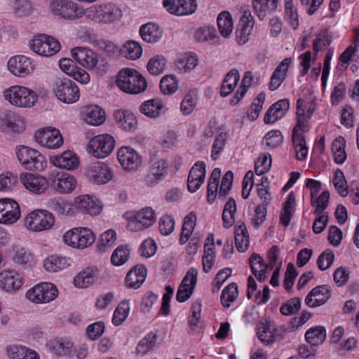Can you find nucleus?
Segmentation results:
<instances>
[{"mask_svg":"<svg viewBox=\"0 0 359 359\" xmlns=\"http://www.w3.org/2000/svg\"><path fill=\"white\" fill-rule=\"evenodd\" d=\"M116 85L123 92L136 95L144 92L147 83L145 78L137 70L124 68L118 72Z\"/></svg>","mask_w":359,"mask_h":359,"instance_id":"1","label":"nucleus"},{"mask_svg":"<svg viewBox=\"0 0 359 359\" xmlns=\"http://www.w3.org/2000/svg\"><path fill=\"white\" fill-rule=\"evenodd\" d=\"M72 57L82 67L97 74H104L109 69V65L104 60L100 59L97 53L86 47H75L72 49Z\"/></svg>","mask_w":359,"mask_h":359,"instance_id":"2","label":"nucleus"},{"mask_svg":"<svg viewBox=\"0 0 359 359\" xmlns=\"http://www.w3.org/2000/svg\"><path fill=\"white\" fill-rule=\"evenodd\" d=\"M83 17L100 24H109L117 20L121 16V11L114 4H94L83 8Z\"/></svg>","mask_w":359,"mask_h":359,"instance_id":"3","label":"nucleus"},{"mask_svg":"<svg viewBox=\"0 0 359 359\" xmlns=\"http://www.w3.org/2000/svg\"><path fill=\"white\" fill-rule=\"evenodd\" d=\"M4 97L11 105L17 107H31L38 100V96L34 90L18 85L5 89Z\"/></svg>","mask_w":359,"mask_h":359,"instance_id":"4","label":"nucleus"},{"mask_svg":"<svg viewBox=\"0 0 359 359\" xmlns=\"http://www.w3.org/2000/svg\"><path fill=\"white\" fill-rule=\"evenodd\" d=\"M15 155L20 163L29 170L41 172L47 166L43 155L29 147L19 145L15 148Z\"/></svg>","mask_w":359,"mask_h":359,"instance_id":"5","label":"nucleus"},{"mask_svg":"<svg viewBox=\"0 0 359 359\" xmlns=\"http://www.w3.org/2000/svg\"><path fill=\"white\" fill-rule=\"evenodd\" d=\"M52 90L57 98L64 103H74L80 97L77 85L66 77L55 78L52 82Z\"/></svg>","mask_w":359,"mask_h":359,"instance_id":"6","label":"nucleus"},{"mask_svg":"<svg viewBox=\"0 0 359 359\" xmlns=\"http://www.w3.org/2000/svg\"><path fill=\"white\" fill-rule=\"evenodd\" d=\"M50 8L60 19L76 21L83 18V7L72 0H53Z\"/></svg>","mask_w":359,"mask_h":359,"instance_id":"7","label":"nucleus"},{"mask_svg":"<svg viewBox=\"0 0 359 359\" xmlns=\"http://www.w3.org/2000/svg\"><path fill=\"white\" fill-rule=\"evenodd\" d=\"M55 223L52 213L46 210H35L30 212L24 219L26 229L33 232H41L50 229Z\"/></svg>","mask_w":359,"mask_h":359,"instance_id":"8","label":"nucleus"},{"mask_svg":"<svg viewBox=\"0 0 359 359\" xmlns=\"http://www.w3.org/2000/svg\"><path fill=\"white\" fill-rule=\"evenodd\" d=\"M124 217L128 220V228L131 231H139L152 226L156 217L154 210L150 207H146L135 212H127Z\"/></svg>","mask_w":359,"mask_h":359,"instance_id":"9","label":"nucleus"},{"mask_svg":"<svg viewBox=\"0 0 359 359\" xmlns=\"http://www.w3.org/2000/svg\"><path fill=\"white\" fill-rule=\"evenodd\" d=\"M62 239L65 244L72 248L83 249L94 243L95 235L89 229L77 227L67 231Z\"/></svg>","mask_w":359,"mask_h":359,"instance_id":"10","label":"nucleus"},{"mask_svg":"<svg viewBox=\"0 0 359 359\" xmlns=\"http://www.w3.org/2000/svg\"><path fill=\"white\" fill-rule=\"evenodd\" d=\"M287 333L285 325H276L267 320H261L257 326V334L258 339L266 345L282 340Z\"/></svg>","mask_w":359,"mask_h":359,"instance_id":"11","label":"nucleus"},{"mask_svg":"<svg viewBox=\"0 0 359 359\" xmlns=\"http://www.w3.org/2000/svg\"><path fill=\"white\" fill-rule=\"evenodd\" d=\"M29 47L32 51L43 57H50L60 50L58 41L46 34L34 36L29 41Z\"/></svg>","mask_w":359,"mask_h":359,"instance_id":"12","label":"nucleus"},{"mask_svg":"<svg viewBox=\"0 0 359 359\" xmlns=\"http://www.w3.org/2000/svg\"><path fill=\"white\" fill-rule=\"evenodd\" d=\"M57 287L50 283H41L30 288L26 297L35 304H46L55 299L57 296Z\"/></svg>","mask_w":359,"mask_h":359,"instance_id":"13","label":"nucleus"},{"mask_svg":"<svg viewBox=\"0 0 359 359\" xmlns=\"http://www.w3.org/2000/svg\"><path fill=\"white\" fill-rule=\"evenodd\" d=\"M114 143V139L111 135H99L90 140L88 151L97 158H104L111 153Z\"/></svg>","mask_w":359,"mask_h":359,"instance_id":"14","label":"nucleus"},{"mask_svg":"<svg viewBox=\"0 0 359 359\" xmlns=\"http://www.w3.org/2000/svg\"><path fill=\"white\" fill-rule=\"evenodd\" d=\"M35 141L48 149H57L63 144V137L59 130L46 128L37 130L34 134Z\"/></svg>","mask_w":359,"mask_h":359,"instance_id":"15","label":"nucleus"},{"mask_svg":"<svg viewBox=\"0 0 359 359\" xmlns=\"http://www.w3.org/2000/svg\"><path fill=\"white\" fill-rule=\"evenodd\" d=\"M20 205L11 198L0 199V224H13L20 217Z\"/></svg>","mask_w":359,"mask_h":359,"instance_id":"16","label":"nucleus"},{"mask_svg":"<svg viewBox=\"0 0 359 359\" xmlns=\"http://www.w3.org/2000/svg\"><path fill=\"white\" fill-rule=\"evenodd\" d=\"M163 6L170 14L185 16L196 12V0H163Z\"/></svg>","mask_w":359,"mask_h":359,"instance_id":"17","label":"nucleus"},{"mask_svg":"<svg viewBox=\"0 0 359 359\" xmlns=\"http://www.w3.org/2000/svg\"><path fill=\"white\" fill-rule=\"evenodd\" d=\"M86 176L90 182L97 184H104L112 180L113 172L105 163L96 162L88 166Z\"/></svg>","mask_w":359,"mask_h":359,"instance_id":"18","label":"nucleus"},{"mask_svg":"<svg viewBox=\"0 0 359 359\" xmlns=\"http://www.w3.org/2000/svg\"><path fill=\"white\" fill-rule=\"evenodd\" d=\"M117 158L127 171H136L142 165V156L130 147H122L117 152Z\"/></svg>","mask_w":359,"mask_h":359,"instance_id":"19","label":"nucleus"},{"mask_svg":"<svg viewBox=\"0 0 359 359\" xmlns=\"http://www.w3.org/2000/svg\"><path fill=\"white\" fill-rule=\"evenodd\" d=\"M8 70L15 76L25 77L31 74L35 68L33 61L24 55H15L8 62Z\"/></svg>","mask_w":359,"mask_h":359,"instance_id":"20","label":"nucleus"},{"mask_svg":"<svg viewBox=\"0 0 359 359\" xmlns=\"http://www.w3.org/2000/svg\"><path fill=\"white\" fill-rule=\"evenodd\" d=\"M49 179L52 187L60 194L72 193L77 185L75 177L68 173H53L50 175Z\"/></svg>","mask_w":359,"mask_h":359,"instance_id":"21","label":"nucleus"},{"mask_svg":"<svg viewBox=\"0 0 359 359\" xmlns=\"http://www.w3.org/2000/svg\"><path fill=\"white\" fill-rule=\"evenodd\" d=\"M198 278V271L191 267L187 272L178 288L176 299L179 302H184L189 299L193 294Z\"/></svg>","mask_w":359,"mask_h":359,"instance_id":"22","label":"nucleus"},{"mask_svg":"<svg viewBox=\"0 0 359 359\" xmlns=\"http://www.w3.org/2000/svg\"><path fill=\"white\" fill-rule=\"evenodd\" d=\"M20 180L27 190L35 194H43L48 188V180L41 175L24 172L20 174Z\"/></svg>","mask_w":359,"mask_h":359,"instance_id":"23","label":"nucleus"},{"mask_svg":"<svg viewBox=\"0 0 359 359\" xmlns=\"http://www.w3.org/2000/svg\"><path fill=\"white\" fill-rule=\"evenodd\" d=\"M23 284V278L16 271L6 269L0 272V289L13 293L18 291Z\"/></svg>","mask_w":359,"mask_h":359,"instance_id":"24","label":"nucleus"},{"mask_svg":"<svg viewBox=\"0 0 359 359\" xmlns=\"http://www.w3.org/2000/svg\"><path fill=\"white\" fill-rule=\"evenodd\" d=\"M74 205L76 209L82 213L92 216L99 215L102 207L95 196L88 194L76 196L74 198Z\"/></svg>","mask_w":359,"mask_h":359,"instance_id":"25","label":"nucleus"},{"mask_svg":"<svg viewBox=\"0 0 359 359\" xmlns=\"http://www.w3.org/2000/svg\"><path fill=\"white\" fill-rule=\"evenodd\" d=\"M81 115L83 120L86 123L95 126L103 124L106 119L105 111L100 107L95 104L83 107Z\"/></svg>","mask_w":359,"mask_h":359,"instance_id":"26","label":"nucleus"},{"mask_svg":"<svg viewBox=\"0 0 359 359\" xmlns=\"http://www.w3.org/2000/svg\"><path fill=\"white\" fill-rule=\"evenodd\" d=\"M50 162L57 168L67 170L76 169L79 164L77 155L74 152L69 150L64 151L60 155L50 157Z\"/></svg>","mask_w":359,"mask_h":359,"instance_id":"27","label":"nucleus"},{"mask_svg":"<svg viewBox=\"0 0 359 359\" xmlns=\"http://www.w3.org/2000/svg\"><path fill=\"white\" fill-rule=\"evenodd\" d=\"M330 296V291L327 286L319 285L309 292L305 298V303L309 307H317L327 302Z\"/></svg>","mask_w":359,"mask_h":359,"instance_id":"28","label":"nucleus"},{"mask_svg":"<svg viewBox=\"0 0 359 359\" xmlns=\"http://www.w3.org/2000/svg\"><path fill=\"white\" fill-rule=\"evenodd\" d=\"M254 26L253 18L250 13H245L240 20L236 31V39L238 44H245L248 40Z\"/></svg>","mask_w":359,"mask_h":359,"instance_id":"29","label":"nucleus"},{"mask_svg":"<svg viewBox=\"0 0 359 359\" xmlns=\"http://www.w3.org/2000/svg\"><path fill=\"white\" fill-rule=\"evenodd\" d=\"M168 171V163L161 159L154 162L149 170V172L145 177V182L149 186L157 184L160 181L163 180Z\"/></svg>","mask_w":359,"mask_h":359,"instance_id":"30","label":"nucleus"},{"mask_svg":"<svg viewBox=\"0 0 359 359\" xmlns=\"http://www.w3.org/2000/svg\"><path fill=\"white\" fill-rule=\"evenodd\" d=\"M98 277L97 269L86 267L74 277V284L79 288H87L93 285L98 280Z\"/></svg>","mask_w":359,"mask_h":359,"instance_id":"31","label":"nucleus"},{"mask_svg":"<svg viewBox=\"0 0 359 359\" xmlns=\"http://www.w3.org/2000/svg\"><path fill=\"white\" fill-rule=\"evenodd\" d=\"M289 107L290 103L287 99L276 102L267 110L264 118V123H273L280 119L287 111Z\"/></svg>","mask_w":359,"mask_h":359,"instance_id":"32","label":"nucleus"},{"mask_svg":"<svg viewBox=\"0 0 359 359\" xmlns=\"http://www.w3.org/2000/svg\"><path fill=\"white\" fill-rule=\"evenodd\" d=\"M114 119L122 130L133 132L137 128V121L135 116L128 110H118L114 114Z\"/></svg>","mask_w":359,"mask_h":359,"instance_id":"33","label":"nucleus"},{"mask_svg":"<svg viewBox=\"0 0 359 359\" xmlns=\"http://www.w3.org/2000/svg\"><path fill=\"white\" fill-rule=\"evenodd\" d=\"M292 62V58L286 57L276 68L272 74L269 85V88L270 90H276L280 86L286 77V72H287L288 67Z\"/></svg>","mask_w":359,"mask_h":359,"instance_id":"34","label":"nucleus"},{"mask_svg":"<svg viewBox=\"0 0 359 359\" xmlns=\"http://www.w3.org/2000/svg\"><path fill=\"white\" fill-rule=\"evenodd\" d=\"M249 264L252 273L259 282H264L266 278V271L269 267L263 258L258 254L253 253L249 259Z\"/></svg>","mask_w":359,"mask_h":359,"instance_id":"35","label":"nucleus"},{"mask_svg":"<svg viewBox=\"0 0 359 359\" xmlns=\"http://www.w3.org/2000/svg\"><path fill=\"white\" fill-rule=\"evenodd\" d=\"M278 5V0H252L255 13L260 20L275 11Z\"/></svg>","mask_w":359,"mask_h":359,"instance_id":"36","label":"nucleus"},{"mask_svg":"<svg viewBox=\"0 0 359 359\" xmlns=\"http://www.w3.org/2000/svg\"><path fill=\"white\" fill-rule=\"evenodd\" d=\"M140 34L147 43H156L162 37V29L156 24L149 22L140 27Z\"/></svg>","mask_w":359,"mask_h":359,"instance_id":"37","label":"nucleus"},{"mask_svg":"<svg viewBox=\"0 0 359 359\" xmlns=\"http://www.w3.org/2000/svg\"><path fill=\"white\" fill-rule=\"evenodd\" d=\"M235 244L239 252H245L249 246V235L245 224L238 222L235 226Z\"/></svg>","mask_w":359,"mask_h":359,"instance_id":"38","label":"nucleus"},{"mask_svg":"<svg viewBox=\"0 0 359 359\" xmlns=\"http://www.w3.org/2000/svg\"><path fill=\"white\" fill-rule=\"evenodd\" d=\"M163 102L158 98L145 101L140 107L141 112L148 117L156 118L164 112Z\"/></svg>","mask_w":359,"mask_h":359,"instance_id":"39","label":"nucleus"},{"mask_svg":"<svg viewBox=\"0 0 359 359\" xmlns=\"http://www.w3.org/2000/svg\"><path fill=\"white\" fill-rule=\"evenodd\" d=\"M295 195L293 191H290L283 204V209L280 216V222L284 226H287L290 224V220L295 212Z\"/></svg>","mask_w":359,"mask_h":359,"instance_id":"40","label":"nucleus"},{"mask_svg":"<svg viewBox=\"0 0 359 359\" xmlns=\"http://www.w3.org/2000/svg\"><path fill=\"white\" fill-rule=\"evenodd\" d=\"M11 257L13 262L18 266H31L34 263V255L23 247H14Z\"/></svg>","mask_w":359,"mask_h":359,"instance_id":"41","label":"nucleus"},{"mask_svg":"<svg viewBox=\"0 0 359 359\" xmlns=\"http://www.w3.org/2000/svg\"><path fill=\"white\" fill-rule=\"evenodd\" d=\"M47 346L55 355H69L72 353L73 344L68 340L55 339L48 341Z\"/></svg>","mask_w":359,"mask_h":359,"instance_id":"42","label":"nucleus"},{"mask_svg":"<svg viewBox=\"0 0 359 359\" xmlns=\"http://www.w3.org/2000/svg\"><path fill=\"white\" fill-rule=\"evenodd\" d=\"M240 79V74L237 69L230 70L225 76L220 88V95L226 97L235 89Z\"/></svg>","mask_w":359,"mask_h":359,"instance_id":"43","label":"nucleus"},{"mask_svg":"<svg viewBox=\"0 0 359 359\" xmlns=\"http://www.w3.org/2000/svg\"><path fill=\"white\" fill-rule=\"evenodd\" d=\"M71 264L70 259L66 257L52 255L43 262V266L47 271L57 272L67 268Z\"/></svg>","mask_w":359,"mask_h":359,"instance_id":"44","label":"nucleus"},{"mask_svg":"<svg viewBox=\"0 0 359 359\" xmlns=\"http://www.w3.org/2000/svg\"><path fill=\"white\" fill-rule=\"evenodd\" d=\"M297 104V126L301 130H306L314 108L312 104H310L309 107H303L301 100H298Z\"/></svg>","mask_w":359,"mask_h":359,"instance_id":"45","label":"nucleus"},{"mask_svg":"<svg viewBox=\"0 0 359 359\" xmlns=\"http://www.w3.org/2000/svg\"><path fill=\"white\" fill-rule=\"evenodd\" d=\"M258 80V77L257 78ZM258 83V81H255V77L251 72H246L243 78L241 86L237 90L235 95L231 98L230 103L231 105L237 104L243 97L247 92V88L252 85Z\"/></svg>","mask_w":359,"mask_h":359,"instance_id":"46","label":"nucleus"},{"mask_svg":"<svg viewBox=\"0 0 359 359\" xmlns=\"http://www.w3.org/2000/svg\"><path fill=\"white\" fill-rule=\"evenodd\" d=\"M217 21L220 34L224 38H229L231 34L233 28V23L231 14L227 11L222 12L219 14Z\"/></svg>","mask_w":359,"mask_h":359,"instance_id":"47","label":"nucleus"},{"mask_svg":"<svg viewBox=\"0 0 359 359\" xmlns=\"http://www.w3.org/2000/svg\"><path fill=\"white\" fill-rule=\"evenodd\" d=\"M198 57L190 53L180 57L176 62V67L180 73H187L194 70L198 65Z\"/></svg>","mask_w":359,"mask_h":359,"instance_id":"48","label":"nucleus"},{"mask_svg":"<svg viewBox=\"0 0 359 359\" xmlns=\"http://www.w3.org/2000/svg\"><path fill=\"white\" fill-rule=\"evenodd\" d=\"M121 54L128 59L135 60L141 57L142 48L138 42L129 40L123 45Z\"/></svg>","mask_w":359,"mask_h":359,"instance_id":"49","label":"nucleus"},{"mask_svg":"<svg viewBox=\"0 0 359 359\" xmlns=\"http://www.w3.org/2000/svg\"><path fill=\"white\" fill-rule=\"evenodd\" d=\"M345 147L346 140L342 136L337 137L332 142V151L334 162L337 164H342L346 159Z\"/></svg>","mask_w":359,"mask_h":359,"instance_id":"50","label":"nucleus"},{"mask_svg":"<svg viewBox=\"0 0 359 359\" xmlns=\"http://www.w3.org/2000/svg\"><path fill=\"white\" fill-rule=\"evenodd\" d=\"M72 203L61 198H54L48 201V207L60 215H69L72 213Z\"/></svg>","mask_w":359,"mask_h":359,"instance_id":"51","label":"nucleus"},{"mask_svg":"<svg viewBox=\"0 0 359 359\" xmlns=\"http://www.w3.org/2000/svg\"><path fill=\"white\" fill-rule=\"evenodd\" d=\"M326 338L325 330L323 327H316L309 329L305 334L306 341L311 346L321 344Z\"/></svg>","mask_w":359,"mask_h":359,"instance_id":"52","label":"nucleus"},{"mask_svg":"<svg viewBox=\"0 0 359 359\" xmlns=\"http://www.w3.org/2000/svg\"><path fill=\"white\" fill-rule=\"evenodd\" d=\"M157 336L155 333L150 332L138 343L136 348L137 354L145 355L149 352L156 344Z\"/></svg>","mask_w":359,"mask_h":359,"instance_id":"53","label":"nucleus"},{"mask_svg":"<svg viewBox=\"0 0 359 359\" xmlns=\"http://www.w3.org/2000/svg\"><path fill=\"white\" fill-rule=\"evenodd\" d=\"M238 295L237 285L234 283L229 284L222 290L220 298L222 304L226 308L230 307L231 303L237 299Z\"/></svg>","mask_w":359,"mask_h":359,"instance_id":"54","label":"nucleus"},{"mask_svg":"<svg viewBox=\"0 0 359 359\" xmlns=\"http://www.w3.org/2000/svg\"><path fill=\"white\" fill-rule=\"evenodd\" d=\"M236 211V201L230 198L224 207L222 213L223 225L225 228L232 226L234 222V214Z\"/></svg>","mask_w":359,"mask_h":359,"instance_id":"55","label":"nucleus"},{"mask_svg":"<svg viewBox=\"0 0 359 359\" xmlns=\"http://www.w3.org/2000/svg\"><path fill=\"white\" fill-rule=\"evenodd\" d=\"M198 101V95L195 90H190L184 97L181 102V111L184 115H189L194 111Z\"/></svg>","mask_w":359,"mask_h":359,"instance_id":"56","label":"nucleus"},{"mask_svg":"<svg viewBox=\"0 0 359 359\" xmlns=\"http://www.w3.org/2000/svg\"><path fill=\"white\" fill-rule=\"evenodd\" d=\"M130 311V305L128 300L122 301L114 312L112 323L114 325H121L127 318Z\"/></svg>","mask_w":359,"mask_h":359,"instance_id":"57","label":"nucleus"},{"mask_svg":"<svg viewBox=\"0 0 359 359\" xmlns=\"http://www.w3.org/2000/svg\"><path fill=\"white\" fill-rule=\"evenodd\" d=\"M13 10L17 16L22 18L30 15L33 8L28 0H13Z\"/></svg>","mask_w":359,"mask_h":359,"instance_id":"58","label":"nucleus"},{"mask_svg":"<svg viewBox=\"0 0 359 359\" xmlns=\"http://www.w3.org/2000/svg\"><path fill=\"white\" fill-rule=\"evenodd\" d=\"M166 60L162 55H156L151 58L147 64V69L152 75H159L165 69Z\"/></svg>","mask_w":359,"mask_h":359,"instance_id":"59","label":"nucleus"},{"mask_svg":"<svg viewBox=\"0 0 359 359\" xmlns=\"http://www.w3.org/2000/svg\"><path fill=\"white\" fill-rule=\"evenodd\" d=\"M283 140V137L280 130H273L268 132L264 137L265 148L269 149H275L279 147Z\"/></svg>","mask_w":359,"mask_h":359,"instance_id":"60","label":"nucleus"},{"mask_svg":"<svg viewBox=\"0 0 359 359\" xmlns=\"http://www.w3.org/2000/svg\"><path fill=\"white\" fill-rule=\"evenodd\" d=\"M95 44L96 47L104 52L109 57H116L121 53V48L109 40L99 39L95 42Z\"/></svg>","mask_w":359,"mask_h":359,"instance_id":"61","label":"nucleus"},{"mask_svg":"<svg viewBox=\"0 0 359 359\" xmlns=\"http://www.w3.org/2000/svg\"><path fill=\"white\" fill-rule=\"evenodd\" d=\"M333 184L337 193L342 197H345L348 195V188L344 172L340 169H337L334 172Z\"/></svg>","mask_w":359,"mask_h":359,"instance_id":"62","label":"nucleus"},{"mask_svg":"<svg viewBox=\"0 0 359 359\" xmlns=\"http://www.w3.org/2000/svg\"><path fill=\"white\" fill-rule=\"evenodd\" d=\"M178 88V83L175 76L166 75L163 76L160 82V89L164 95L174 93Z\"/></svg>","mask_w":359,"mask_h":359,"instance_id":"63","label":"nucleus"},{"mask_svg":"<svg viewBox=\"0 0 359 359\" xmlns=\"http://www.w3.org/2000/svg\"><path fill=\"white\" fill-rule=\"evenodd\" d=\"M285 18L294 29L299 26L297 9L293 6L292 0H285Z\"/></svg>","mask_w":359,"mask_h":359,"instance_id":"64","label":"nucleus"}]
</instances>
